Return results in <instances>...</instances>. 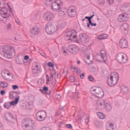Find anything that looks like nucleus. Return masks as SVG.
Listing matches in <instances>:
<instances>
[{"label":"nucleus","mask_w":130,"mask_h":130,"mask_svg":"<svg viewBox=\"0 0 130 130\" xmlns=\"http://www.w3.org/2000/svg\"><path fill=\"white\" fill-rule=\"evenodd\" d=\"M101 59L99 57L98 58V61H106L107 60V54L105 50H103L101 51Z\"/></svg>","instance_id":"nucleus-16"},{"label":"nucleus","mask_w":130,"mask_h":130,"mask_svg":"<svg viewBox=\"0 0 130 130\" xmlns=\"http://www.w3.org/2000/svg\"><path fill=\"white\" fill-rule=\"evenodd\" d=\"M62 6V1L57 0L52 3L50 6L51 9L54 12H56L58 10H60V7Z\"/></svg>","instance_id":"nucleus-7"},{"label":"nucleus","mask_w":130,"mask_h":130,"mask_svg":"<svg viewBox=\"0 0 130 130\" xmlns=\"http://www.w3.org/2000/svg\"><path fill=\"white\" fill-rule=\"evenodd\" d=\"M4 107L9 109V108H11V103H6L4 104Z\"/></svg>","instance_id":"nucleus-31"},{"label":"nucleus","mask_w":130,"mask_h":130,"mask_svg":"<svg viewBox=\"0 0 130 130\" xmlns=\"http://www.w3.org/2000/svg\"><path fill=\"white\" fill-rule=\"evenodd\" d=\"M26 123H28V124H25V127H33L34 124L33 123V120H31V119H28L26 120Z\"/></svg>","instance_id":"nucleus-22"},{"label":"nucleus","mask_w":130,"mask_h":130,"mask_svg":"<svg viewBox=\"0 0 130 130\" xmlns=\"http://www.w3.org/2000/svg\"><path fill=\"white\" fill-rule=\"evenodd\" d=\"M0 94L1 95H5V94H6V91L5 90H1L0 91Z\"/></svg>","instance_id":"nucleus-42"},{"label":"nucleus","mask_w":130,"mask_h":130,"mask_svg":"<svg viewBox=\"0 0 130 130\" xmlns=\"http://www.w3.org/2000/svg\"><path fill=\"white\" fill-rule=\"evenodd\" d=\"M71 82H75V77L74 76H71L70 78Z\"/></svg>","instance_id":"nucleus-40"},{"label":"nucleus","mask_w":130,"mask_h":130,"mask_svg":"<svg viewBox=\"0 0 130 130\" xmlns=\"http://www.w3.org/2000/svg\"><path fill=\"white\" fill-rule=\"evenodd\" d=\"M89 24L90 25H91V26H95L96 25V23H92L91 20H90V22H89Z\"/></svg>","instance_id":"nucleus-43"},{"label":"nucleus","mask_w":130,"mask_h":130,"mask_svg":"<svg viewBox=\"0 0 130 130\" xmlns=\"http://www.w3.org/2000/svg\"><path fill=\"white\" fill-rule=\"evenodd\" d=\"M128 20V16L126 14H120L118 17V21L120 23L125 22Z\"/></svg>","instance_id":"nucleus-17"},{"label":"nucleus","mask_w":130,"mask_h":130,"mask_svg":"<svg viewBox=\"0 0 130 130\" xmlns=\"http://www.w3.org/2000/svg\"><path fill=\"white\" fill-rule=\"evenodd\" d=\"M48 67L49 68H52V69H54V65L51 62H49L47 64Z\"/></svg>","instance_id":"nucleus-33"},{"label":"nucleus","mask_w":130,"mask_h":130,"mask_svg":"<svg viewBox=\"0 0 130 130\" xmlns=\"http://www.w3.org/2000/svg\"><path fill=\"white\" fill-rule=\"evenodd\" d=\"M98 20H99V18H98Z\"/></svg>","instance_id":"nucleus-61"},{"label":"nucleus","mask_w":130,"mask_h":130,"mask_svg":"<svg viewBox=\"0 0 130 130\" xmlns=\"http://www.w3.org/2000/svg\"><path fill=\"white\" fill-rule=\"evenodd\" d=\"M104 107L106 108V110H108V111L111 110V106L109 103H106L105 104Z\"/></svg>","instance_id":"nucleus-28"},{"label":"nucleus","mask_w":130,"mask_h":130,"mask_svg":"<svg viewBox=\"0 0 130 130\" xmlns=\"http://www.w3.org/2000/svg\"><path fill=\"white\" fill-rule=\"evenodd\" d=\"M0 87L1 88H8L9 87V83L5 81H1Z\"/></svg>","instance_id":"nucleus-24"},{"label":"nucleus","mask_w":130,"mask_h":130,"mask_svg":"<svg viewBox=\"0 0 130 130\" xmlns=\"http://www.w3.org/2000/svg\"><path fill=\"white\" fill-rule=\"evenodd\" d=\"M110 126H113V124L112 123L110 124Z\"/></svg>","instance_id":"nucleus-54"},{"label":"nucleus","mask_w":130,"mask_h":130,"mask_svg":"<svg viewBox=\"0 0 130 130\" xmlns=\"http://www.w3.org/2000/svg\"><path fill=\"white\" fill-rule=\"evenodd\" d=\"M3 52L8 56H11L15 53V49L9 46L3 48Z\"/></svg>","instance_id":"nucleus-11"},{"label":"nucleus","mask_w":130,"mask_h":130,"mask_svg":"<svg viewBox=\"0 0 130 130\" xmlns=\"http://www.w3.org/2000/svg\"><path fill=\"white\" fill-rule=\"evenodd\" d=\"M107 38H108V35L106 34L101 35L97 37L99 40H103V39H107Z\"/></svg>","instance_id":"nucleus-23"},{"label":"nucleus","mask_w":130,"mask_h":130,"mask_svg":"<svg viewBox=\"0 0 130 130\" xmlns=\"http://www.w3.org/2000/svg\"><path fill=\"white\" fill-rule=\"evenodd\" d=\"M2 5V2L0 1V6Z\"/></svg>","instance_id":"nucleus-58"},{"label":"nucleus","mask_w":130,"mask_h":130,"mask_svg":"<svg viewBox=\"0 0 130 130\" xmlns=\"http://www.w3.org/2000/svg\"><path fill=\"white\" fill-rule=\"evenodd\" d=\"M90 93L98 98H102L104 96V92L100 87H93L90 89Z\"/></svg>","instance_id":"nucleus-3"},{"label":"nucleus","mask_w":130,"mask_h":130,"mask_svg":"<svg viewBox=\"0 0 130 130\" xmlns=\"http://www.w3.org/2000/svg\"><path fill=\"white\" fill-rule=\"evenodd\" d=\"M10 96L12 98V97H14V96L13 95V94H10Z\"/></svg>","instance_id":"nucleus-55"},{"label":"nucleus","mask_w":130,"mask_h":130,"mask_svg":"<svg viewBox=\"0 0 130 130\" xmlns=\"http://www.w3.org/2000/svg\"><path fill=\"white\" fill-rule=\"evenodd\" d=\"M129 27L127 23H123L122 25L120 26V31L123 35H126L128 33Z\"/></svg>","instance_id":"nucleus-12"},{"label":"nucleus","mask_w":130,"mask_h":130,"mask_svg":"<svg viewBox=\"0 0 130 130\" xmlns=\"http://www.w3.org/2000/svg\"><path fill=\"white\" fill-rule=\"evenodd\" d=\"M97 114H98V116H99V117H100V118H101V119H103L105 117V116L102 113L99 112L97 113Z\"/></svg>","instance_id":"nucleus-29"},{"label":"nucleus","mask_w":130,"mask_h":130,"mask_svg":"<svg viewBox=\"0 0 130 130\" xmlns=\"http://www.w3.org/2000/svg\"><path fill=\"white\" fill-rule=\"evenodd\" d=\"M29 32L32 35H38L40 33V28L37 26H35L30 28Z\"/></svg>","instance_id":"nucleus-18"},{"label":"nucleus","mask_w":130,"mask_h":130,"mask_svg":"<svg viewBox=\"0 0 130 130\" xmlns=\"http://www.w3.org/2000/svg\"><path fill=\"white\" fill-rule=\"evenodd\" d=\"M95 15H92L91 16H90V17H88L87 16L85 17V19H88V21H89V23H91V19H92V18H93V17H94Z\"/></svg>","instance_id":"nucleus-34"},{"label":"nucleus","mask_w":130,"mask_h":130,"mask_svg":"<svg viewBox=\"0 0 130 130\" xmlns=\"http://www.w3.org/2000/svg\"><path fill=\"white\" fill-rule=\"evenodd\" d=\"M46 112L44 111H39L36 114V118L38 121H43L46 118Z\"/></svg>","instance_id":"nucleus-10"},{"label":"nucleus","mask_w":130,"mask_h":130,"mask_svg":"<svg viewBox=\"0 0 130 130\" xmlns=\"http://www.w3.org/2000/svg\"><path fill=\"white\" fill-rule=\"evenodd\" d=\"M99 4H100L101 5H104L105 3V1L104 0H99L98 1Z\"/></svg>","instance_id":"nucleus-37"},{"label":"nucleus","mask_w":130,"mask_h":130,"mask_svg":"<svg viewBox=\"0 0 130 130\" xmlns=\"http://www.w3.org/2000/svg\"><path fill=\"white\" fill-rule=\"evenodd\" d=\"M51 2H52V0H46V4L51 3Z\"/></svg>","instance_id":"nucleus-48"},{"label":"nucleus","mask_w":130,"mask_h":130,"mask_svg":"<svg viewBox=\"0 0 130 130\" xmlns=\"http://www.w3.org/2000/svg\"><path fill=\"white\" fill-rule=\"evenodd\" d=\"M56 98H59V99H60V95L57 94V95H56Z\"/></svg>","instance_id":"nucleus-51"},{"label":"nucleus","mask_w":130,"mask_h":130,"mask_svg":"<svg viewBox=\"0 0 130 130\" xmlns=\"http://www.w3.org/2000/svg\"><path fill=\"white\" fill-rule=\"evenodd\" d=\"M6 118L7 120H8V121H12L14 117H13V115H11V113H7L6 114Z\"/></svg>","instance_id":"nucleus-25"},{"label":"nucleus","mask_w":130,"mask_h":130,"mask_svg":"<svg viewBox=\"0 0 130 130\" xmlns=\"http://www.w3.org/2000/svg\"><path fill=\"white\" fill-rule=\"evenodd\" d=\"M12 88L13 89V90H16V89H18L19 88V87L18 86V85H13L12 86Z\"/></svg>","instance_id":"nucleus-41"},{"label":"nucleus","mask_w":130,"mask_h":130,"mask_svg":"<svg viewBox=\"0 0 130 130\" xmlns=\"http://www.w3.org/2000/svg\"><path fill=\"white\" fill-rule=\"evenodd\" d=\"M109 129H110V130L112 129V127H109Z\"/></svg>","instance_id":"nucleus-56"},{"label":"nucleus","mask_w":130,"mask_h":130,"mask_svg":"<svg viewBox=\"0 0 130 130\" xmlns=\"http://www.w3.org/2000/svg\"><path fill=\"white\" fill-rule=\"evenodd\" d=\"M55 77H57V74H56V71L55 70H52L51 72L50 77L48 75H46L47 84H49V83H53L56 82V80L54 79Z\"/></svg>","instance_id":"nucleus-6"},{"label":"nucleus","mask_w":130,"mask_h":130,"mask_svg":"<svg viewBox=\"0 0 130 130\" xmlns=\"http://www.w3.org/2000/svg\"><path fill=\"white\" fill-rule=\"evenodd\" d=\"M117 60L120 63H125L127 62V56L123 53H120L118 55Z\"/></svg>","instance_id":"nucleus-9"},{"label":"nucleus","mask_w":130,"mask_h":130,"mask_svg":"<svg viewBox=\"0 0 130 130\" xmlns=\"http://www.w3.org/2000/svg\"><path fill=\"white\" fill-rule=\"evenodd\" d=\"M85 61L87 64H91V63H92V61L90 60V55H87L86 56Z\"/></svg>","instance_id":"nucleus-26"},{"label":"nucleus","mask_w":130,"mask_h":130,"mask_svg":"<svg viewBox=\"0 0 130 130\" xmlns=\"http://www.w3.org/2000/svg\"><path fill=\"white\" fill-rule=\"evenodd\" d=\"M66 37L68 40H71L75 42H85L87 39L85 38V36L81 35L78 38L77 37V32L75 30H69L66 32Z\"/></svg>","instance_id":"nucleus-1"},{"label":"nucleus","mask_w":130,"mask_h":130,"mask_svg":"<svg viewBox=\"0 0 130 130\" xmlns=\"http://www.w3.org/2000/svg\"><path fill=\"white\" fill-rule=\"evenodd\" d=\"M7 5L8 6V8H9V10H10V12H12V8H13L12 4H11V3H8Z\"/></svg>","instance_id":"nucleus-36"},{"label":"nucleus","mask_w":130,"mask_h":130,"mask_svg":"<svg viewBox=\"0 0 130 130\" xmlns=\"http://www.w3.org/2000/svg\"><path fill=\"white\" fill-rule=\"evenodd\" d=\"M47 91H48V87H44L43 88V90H42V93H43V94H47Z\"/></svg>","instance_id":"nucleus-30"},{"label":"nucleus","mask_w":130,"mask_h":130,"mask_svg":"<svg viewBox=\"0 0 130 130\" xmlns=\"http://www.w3.org/2000/svg\"><path fill=\"white\" fill-rule=\"evenodd\" d=\"M12 28V25L11 24H9L7 26L8 29H11Z\"/></svg>","instance_id":"nucleus-49"},{"label":"nucleus","mask_w":130,"mask_h":130,"mask_svg":"<svg viewBox=\"0 0 130 130\" xmlns=\"http://www.w3.org/2000/svg\"><path fill=\"white\" fill-rule=\"evenodd\" d=\"M74 70H77V68H74Z\"/></svg>","instance_id":"nucleus-60"},{"label":"nucleus","mask_w":130,"mask_h":130,"mask_svg":"<svg viewBox=\"0 0 130 130\" xmlns=\"http://www.w3.org/2000/svg\"><path fill=\"white\" fill-rule=\"evenodd\" d=\"M119 46L120 48H127L128 47V42L124 38L121 39L119 42Z\"/></svg>","instance_id":"nucleus-13"},{"label":"nucleus","mask_w":130,"mask_h":130,"mask_svg":"<svg viewBox=\"0 0 130 130\" xmlns=\"http://www.w3.org/2000/svg\"><path fill=\"white\" fill-rule=\"evenodd\" d=\"M66 127H67V128H71L72 125L68 124L66 125Z\"/></svg>","instance_id":"nucleus-44"},{"label":"nucleus","mask_w":130,"mask_h":130,"mask_svg":"<svg viewBox=\"0 0 130 130\" xmlns=\"http://www.w3.org/2000/svg\"><path fill=\"white\" fill-rule=\"evenodd\" d=\"M29 59V56L26 55L24 56V60H28Z\"/></svg>","instance_id":"nucleus-45"},{"label":"nucleus","mask_w":130,"mask_h":130,"mask_svg":"<svg viewBox=\"0 0 130 130\" xmlns=\"http://www.w3.org/2000/svg\"><path fill=\"white\" fill-rule=\"evenodd\" d=\"M69 50L70 52H71V53H73V54H77V53H79V51H80L79 47L74 45L69 46Z\"/></svg>","instance_id":"nucleus-14"},{"label":"nucleus","mask_w":130,"mask_h":130,"mask_svg":"<svg viewBox=\"0 0 130 130\" xmlns=\"http://www.w3.org/2000/svg\"><path fill=\"white\" fill-rule=\"evenodd\" d=\"M118 80H119L118 74L116 72H113L111 74L110 79L108 80V84L111 87H113L118 83Z\"/></svg>","instance_id":"nucleus-2"},{"label":"nucleus","mask_w":130,"mask_h":130,"mask_svg":"<svg viewBox=\"0 0 130 130\" xmlns=\"http://www.w3.org/2000/svg\"><path fill=\"white\" fill-rule=\"evenodd\" d=\"M62 50V53L64 55H67L68 54V51L67 50V49L63 48Z\"/></svg>","instance_id":"nucleus-35"},{"label":"nucleus","mask_w":130,"mask_h":130,"mask_svg":"<svg viewBox=\"0 0 130 130\" xmlns=\"http://www.w3.org/2000/svg\"><path fill=\"white\" fill-rule=\"evenodd\" d=\"M42 130H50V129L48 127H44L42 128Z\"/></svg>","instance_id":"nucleus-46"},{"label":"nucleus","mask_w":130,"mask_h":130,"mask_svg":"<svg viewBox=\"0 0 130 130\" xmlns=\"http://www.w3.org/2000/svg\"><path fill=\"white\" fill-rule=\"evenodd\" d=\"M87 27H90V24H87Z\"/></svg>","instance_id":"nucleus-57"},{"label":"nucleus","mask_w":130,"mask_h":130,"mask_svg":"<svg viewBox=\"0 0 130 130\" xmlns=\"http://www.w3.org/2000/svg\"><path fill=\"white\" fill-rule=\"evenodd\" d=\"M88 80L90 81H94V78L91 76H88Z\"/></svg>","instance_id":"nucleus-38"},{"label":"nucleus","mask_w":130,"mask_h":130,"mask_svg":"<svg viewBox=\"0 0 130 130\" xmlns=\"http://www.w3.org/2000/svg\"><path fill=\"white\" fill-rule=\"evenodd\" d=\"M10 16V14L8 13V10L7 8H3L0 11V20L5 22L7 21V18Z\"/></svg>","instance_id":"nucleus-8"},{"label":"nucleus","mask_w":130,"mask_h":130,"mask_svg":"<svg viewBox=\"0 0 130 130\" xmlns=\"http://www.w3.org/2000/svg\"><path fill=\"white\" fill-rule=\"evenodd\" d=\"M127 91H128V89H127V88L126 87H123V89H122V92H127Z\"/></svg>","instance_id":"nucleus-39"},{"label":"nucleus","mask_w":130,"mask_h":130,"mask_svg":"<svg viewBox=\"0 0 130 130\" xmlns=\"http://www.w3.org/2000/svg\"><path fill=\"white\" fill-rule=\"evenodd\" d=\"M88 122H89V119H87L85 120V122H86V123H88Z\"/></svg>","instance_id":"nucleus-52"},{"label":"nucleus","mask_w":130,"mask_h":130,"mask_svg":"<svg viewBox=\"0 0 130 130\" xmlns=\"http://www.w3.org/2000/svg\"><path fill=\"white\" fill-rule=\"evenodd\" d=\"M85 19H83L82 21H85Z\"/></svg>","instance_id":"nucleus-59"},{"label":"nucleus","mask_w":130,"mask_h":130,"mask_svg":"<svg viewBox=\"0 0 130 130\" xmlns=\"http://www.w3.org/2000/svg\"><path fill=\"white\" fill-rule=\"evenodd\" d=\"M43 18L46 21H51L54 19V15L51 12H47L44 14Z\"/></svg>","instance_id":"nucleus-15"},{"label":"nucleus","mask_w":130,"mask_h":130,"mask_svg":"<svg viewBox=\"0 0 130 130\" xmlns=\"http://www.w3.org/2000/svg\"><path fill=\"white\" fill-rule=\"evenodd\" d=\"M68 15L70 17H75L76 16V8L74 7L69 8L68 10Z\"/></svg>","instance_id":"nucleus-19"},{"label":"nucleus","mask_w":130,"mask_h":130,"mask_svg":"<svg viewBox=\"0 0 130 130\" xmlns=\"http://www.w3.org/2000/svg\"><path fill=\"white\" fill-rule=\"evenodd\" d=\"M39 72H41V68L40 67V64L39 63H36L33 67L32 72L34 74H36L37 73H39Z\"/></svg>","instance_id":"nucleus-20"},{"label":"nucleus","mask_w":130,"mask_h":130,"mask_svg":"<svg viewBox=\"0 0 130 130\" xmlns=\"http://www.w3.org/2000/svg\"><path fill=\"white\" fill-rule=\"evenodd\" d=\"M108 1L110 5H112V4H113V0H108Z\"/></svg>","instance_id":"nucleus-47"},{"label":"nucleus","mask_w":130,"mask_h":130,"mask_svg":"<svg viewBox=\"0 0 130 130\" xmlns=\"http://www.w3.org/2000/svg\"><path fill=\"white\" fill-rule=\"evenodd\" d=\"M105 105V102L103 100H99L97 102L96 107L100 108V109L103 108Z\"/></svg>","instance_id":"nucleus-21"},{"label":"nucleus","mask_w":130,"mask_h":130,"mask_svg":"<svg viewBox=\"0 0 130 130\" xmlns=\"http://www.w3.org/2000/svg\"><path fill=\"white\" fill-rule=\"evenodd\" d=\"M20 99V98H17L15 99V101H12L10 102L11 105H13V106H15L18 104V102H19V100Z\"/></svg>","instance_id":"nucleus-27"},{"label":"nucleus","mask_w":130,"mask_h":130,"mask_svg":"<svg viewBox=\"0 0 130 130\" xmlns=\"http://www.w3.org/2000/svg\"><path fill=\"white\" fill-rule=\"evenodd\" d=\"M84 74H82L80 75L81 79H84Z\"/></svg>","instance_id":"nucleus-50"},{"label":"nucleus","mask_w":130,"mask_h":130,"mask_svg":"<svg viewBox=\"0 0 130 130\" xmlns=\"http://www.w3.org/2000/svg\"><path fill=\"white\" fill-rule=\"evenodd\" d=\"M58 15L60 17H65L66 16V13L63 11H59Z\"/></svg>","instance_id":"nucleus-32"},{"label":"nucleus","mask_w":130,"mask_h":130,"mask_svg":"<svg viewBox=\"0 0 130 130\" xmlns=\"http://www.w3.org/2000/svg\"><path fill=\"white\" fill-rule=\"evenodd\" d=\"M77 63H78V64H80V63H81V61H78Z\"/></svg>","instance_id":"nucleus-53"},{"label":"nucleus","mask_w":130,"mask_h":130,"mask_svg":"<svg viewBox=\"0 0 130 130\" xmlns=\"http://www.w3.org/2000/svg\"><path fill=\"white\" fill-rule=\"evenodd\" d=\"M57 30H58V27L55 23H48L46 26V32L49 35L55 33Z\"/></svg>","instance_id":"nucleus-4"},{"label":"nucleus","mask_w":130,"mask_h":130,"mask_svg":"<svg viewBox=\"0 0 130 130\" xmlns=\"http://www.w3.org/2000/svg\"><path fill=\"white\" fill-rule=\"evenodd\" d=\"M2 76L7 81H12L14 79V75L8 70H4L2 72Z\"/></svg>","instance_id":"nucleus-5"}]
</instances>
